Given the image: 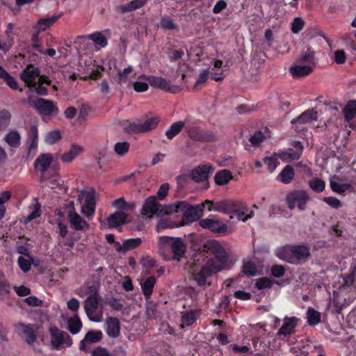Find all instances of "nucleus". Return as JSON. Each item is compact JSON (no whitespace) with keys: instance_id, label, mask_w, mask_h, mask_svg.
Wrapping results in <instances>:
<instances>
[{"instance_id":"nucleus-9","label":"nucleus","mask_w":356,"mask_h":356,"mask_svg":"<svg viewBox=\"0 0 356 356\" xmlns=\"http://www.w3.org/2000/svg\"><path fill=\"white\" fill-rule=\"evenodd\" d=\"M309 200V196L304 190L293 191L286 197V202L290 210H293L297 207L299 211H305Z\"/></svg>"},{"instance_id":"nucleus-42","label":"nucleus","mask_w":356,"mask_h":356,"mask_svg":"<svg viewBox=\"0 0 356 356\" xmlns=\"http://www.w3.org/2000/svg\"><path fill=\"white\" fill-rule=\"evenodd\" d=\"M308 186L315 193H320L325 188V182L322 179L315 177L308 181Z\"/></svg>"},{"instance_id":"nucleus-40","label":"nucleus","mask_w":356,"mask_h":356,"mask_svg":"<svg viewBox=\"0 0 356 356\" xmlns=\"http://www.w3.org/2000/svg\"><path fill=\"white\" fill-rule=\"evenodd\" d=\"M345 120L350 121L356 116V100L350 101L343 111Z\"/></svg>"},{"instance_id":"nucleus-61","label":"nucleus","mask_w":356,"mask_h":356,"mask_svg":"<svg viewBox=\"0 0 356 356\" xmlns=\"http://www.w3.org/2000/svg\"><path fill=\"white\" fill-rule=\"evenodd\" d=\"M170 186L168 183H164L160 186L157 192L156 197L160 200H163L168 195Z\"/></svg>"},{"instance_id":"nucleus-32","label":"nucleus","mask_w":356,"mask_h":356,"mask_svg":"<svg viewBox=\"0 0 356 356\" xmlns=\"http://www.w3.org/2000/svg\"><path fill=\"white\" fill-rule=\"evenodd\" d=\"M4 140L10 147L17 148L21 145V136L17 131L12 130L6 134Z\"/></svg>"},{"instance_id":"nucleus-50","label":"nucleus","mask_w":356,"mask_h":356,"mask_svg":"<svg viewBox=\"0 0 356 356\" xmlns=\"http://www.w3.org/2000/svg\"><path fill=\"white\" fill-rule=\"evenodd\" d=\"M11 115L8 110L0 111V130L5 129L10 123Z\"/></svg>"},{"instance_id":"nucleus-34","label":"nucleus","mask_w":356,"mask_h":356,"mask_svg":"<svg viewBox=\"0 0 356 356\" xmlns=\"http://www.w3.org/2000/svg\"><path fill=\"white\" fill-rule=\"evenodd\" d=\"M277 156L280 159L287 163L297 161L301 156L300 152H295L291 148H289L287 150H279Z\"/></svg>"},{"instance_id":"nucleus-27","label":"nucleus","mask_w":356,"mask_h":356,"mask_svg":"<svg viewBox=\"0 0 356 356\" xmlns=\"http://www.w3.org/2000/svg\"><path fill=\"white\" fill-rule=\"evenodd\" d=\"M313 70L312 65L298 64L291 67L289 71L294 78H299L309 74Z\"/></svg>"},{"instance_id":"nucleus-41","label":"nucleus","mask_w":356,"mask_h":356,"mask_svg":"<svg viewBox=\"0 0 356 356\" xmlns=\"http://www.w3.org/2000/svg\"><path fill=\"white\" fill-rule=\"evenodd\" d=\"M307 323L309 325L314 326L321 322V313L312 307H309L307 312Z\"/></svg>"},{"instance_id":"nucleus-1","label":"nucleus","mask_w":356,"mask_h":356,"mask_svg":"<svg viewBox=\"0 0 356 356\" xmlns=\"http://www.w3.org/2000/svg\"><path fill=\"white\" fill-rule=\"evenodd\" d=\"M206 203L213 205L212 209L222 212L224 213H236L238 219L243 221H246L254 216V212L250 211L249 214L245 215L248 211L247 205L240 201L236 200H225L220 202H217L214 204L212 202L207 200ZM210 211L211 208L209 209Z\"/></svg>"},{"instance_id":"nucleus-47","label":"nucleus","mask_w":356,"mask_h":356,"mask_svg":"<svg viewBox=\"0 0 356 356\" xmlns=\"http://www.w3.org/2000/svg\"><path fill=\"white\" fill-rule=\"evenodd\" d=\"M61 138V134L59 130L51 131L46 135L45 142L47 144L53 145L60 140Z\"/></svg>"},{"instance_id":"nucleus-58","label":"nucleus","mask_w":356,"mask_h":356,"mask_svg":"<svg viewBox=\"0 0 356 356\" xmlns=\"http://www.w3.org/2000/svg\"><path fill=\"white\" fill-rule=\"evenodd\" d=\"M323 200L333 209H339L342 207L341 201L334 197H325Z\"/></svg>"},{"instance_id":"nucleus-35","label":"nucleus","mask_w":356,"mask_h":356,"mask_svg":"<svg viewBox=\"0 0 356 356\" xmlns=\"http://www.w3.org/2000/svg\"><path fill=\"white\" fill-rule=\"evenodd\" d=\"M298 64L312 65V68L315 67V58L314 51L310 48H308L305 51H303L300 58L297 60Z\"/></svg>"},{"instance_id":"nucleus-17","label":"nucleus","mask_w":356,"mask_h":356,"mask_svg":"<svg viewBox=\"0 0 356 356\" xmlns=\"http://www.w3.org/2000/svg\"><path fill=\"white\" fill-rule=\"evenodd\" d=\"M216 273V272L211 268V264H205L199 271L193 270L192 275L193 280L196 281L200 286H204L207 283V277Z\"/></svg>"},{"instance_id":"nucleus-55","label":"nucleus","mask_w":356,"mask_h":356,"mask_svg":"<svg viewBox=\"0 0 356 356\" xmlns=\"http://www.w3.org/2000/svg\"><path fill=\"white\" fill-rule=\"evenodd\" d=\"M305 26V22L300 17H296L291 25V31L293 33H298L302 30Z\"/></svg>"},{"instance_id":"nucleus-19","label":"nucleus","mask_w":356,"mask_h":356,"mask_svg":"<svg viewBox=\"0 0 356 356\" xmlns=\"http://www.w3.org/2000/svg\"><path fill=\"white\" fill-rule=\"evenodd\" d=\"M53 161L51 154H41L34 162V168L40 173H45Z\"/></svg>"},{"instance_id":"nucleus-28","label":"nucleus","mask_w":356,"mask_h":356,"mask_svg":"<svg viewBox=\"0 0 356 356\" xmlns=\"http://www.w3.org/2000/svg\"><path fill=\"white\" fill-rule=\"evenodd\" d=\"M200 314V309H191L182 314L181 322L185 326H191L195 323Z\"/></svg>"},{"instance_id":"nucleus-6","label":"nucleus","mask_w":356,"mask_h":356,"mask_svg":"<svg viewBox=\"0 0 356 356\" xmlns=\"http://www.w3.org/2000/svg\"><path fill=\"white\" fill-rule=\"evenodd\" d=\"M310 255L309 250L305 245H293L286 247L283 250L282 258L289 263L298 264L300 261L306 260Z\"/></svg>"},{"instance_id":"nucleus-36","label":"nucleus","mask_w":356,"mask_h":356,"mask_svg":"<svg viewBox=\"0 0 356 356\" xmlns=\"http://www.w3.org/2000/svg\"><path fill=\"white\" fill-rule=\"evenodd\" d=\"M29 151L35 149L38 143V130L36 126H31L28 131Z\"/></svg>"},{"instance_id":"nucleus-24","label":"nucleus","mask_w":356,"mask_h":356,"mask_svg":"<svg viewBox=\"0 0 356 356\" xmlns=\"http://www.w3.org/2000/svg\"><path fill=\"white\" fill-rule=\"evenodd\" d=\"M95 211V191H89L85 200V203L82 207V212L87 216H92Z\"/></svg>"},{"instance_id":"nucleus-20","label":"nucleus","mask_w":356,"mask_h":356,"mask_svg":"<svg viewBox=\"0 0 356 356\" xmlns=\"http://www.w3.org/2000/svg\"><path fill=\"white\" fill-rule=\"evenodd\" d=\"M62 13H59L58 15H54L50 17L40 18L33 26V29L38 33L44 31L47 29L52 26L58 21V19L62 17Z\"/></svg>"},{"instance_id":"nucleus-51","label":"nucleus","mask_w":356,"mask_h":356,"mask_svg":"<svg viewBox=\"0 0 356 356\" xmlns=\"http://www.w3.org/2000/svg\"><path fill=\"white\" fill-rule=\"evenodd\" d=\"M242 273L248 276H254L257 274V269L255 265L250 262H245L242 267Z\"/></svg>"},{"instance_id":"nucleus-18","label":"nucleus","mask_w":356,"mask_h":356,"mask_svg":"<svg viewBox=\"0 0 356 356\" xmlns=\"http://www.w3.org/2000/svg\"><path fill=\"white\" fill-rule=\"evenodd\" d=\"M68 221L71 228L76 231H83L89 227L88 223L72 209L68 211Z\"/></svg>"},{"instance_id":"nucleus-56","label":"nucleus","mask_w":356,"mask_h":356,"mask_svg":"<svg viewBox=\"0 0 356 356\" xmlns=\"http://www.w3.org/2000/svg\"><path fill=\"white\" fill-rule=\"evenodd\" d=\"M263 161L270 172H273L279 164L277 159L275 156L265 157Z\"/></svg>"},{"instance_id":"nucleus-2","label":"nucleus","mask_w":356,"mask_h":356,"mask_svg":"<svg viewBox=\"0 0 356 356\" xmlns=\"http://www.w3.org/2000/svg\"><path fill=\"white\" fill-rule=\"evenodd\" d=\"M200 121L193 119L191 117L186 118L185 129L188 137L193 141L197 142H213L216 140V136L212 131L205 130L200 126Z\"/></svg>"},{"instance_id":"nucleus-13","label":"nucleus","mask_w":356,"mask_h":356,"mask_svg":"<svg viewBox=\"0 0 356 356\" xmlns=\"http://www.w3.org/2000/svg\"><path fill=\"white\" fill-rule=\"evenodd\" d=\"M299 318L296 316H285L283 319V324L277 332L279 339H285L295 334L296 327L298 325Z\"/></svg>"},{"instance_id":"nucleus-63","label":"nucleus","mask_w":356,"mask_h":356,"mask_svg":"<svg viewBox=\"0 0 356 356\" xmlns=\"http://www.w3.org/2000/svg\"><path fill=\"white\" fill-rule=\"evenodd\" d=\"M172 227H174L173 222L168 218L161 219L156 225L158 232H160L161 230H163V229H165L167 228H172Z\"/></svg>"},{"instance_id":"nucleus-21","label":"nucleus","mask_w":356,"mask_h":356,"mask_svg":"<svg viewBox=\"0 0 356 356\" xmlns=\"http://www.w3.org/2000/svg\"><path fill=\"white\" fill-rule=\"evenodd\" d=\"M103 334L100 330H90L88 331L83 340L81 341L79 344V349L81 350L87 351L86 344L87 343H95L101 341Z\"/></svg>"},{"instance_id":"nucleus-26","label":"nucleus","mask_w":356,"mask_h":356,"mask_svg":"<svg viewBox=\"0 0 356 356\" xmlns=\"http://www.w3.org/2000/svg\"><path fill=\"white\" fill-rule=\"evenodd\" d=\"M17 327L22 328L25 336V341L27 343L32 344L35 342L37 338V335L33 325H26L23 323H18Z\"/></svg>"},{"instance_id":"nucleus-4","label":"nucleus","mask_w":356,"mask_h":356,"mask_svg":"<svg viewBox=\"0 0 356 356\" xmlns=\"http://www.w3.org/2000/svg\"><path fill=\"white\" fill-rule=\"evenodd\" d=\"M159 242L164 248L171 250L173 259L179 261L184 256L186 246L181 238L163 236L159 238Z\"/></svg>"},{"instance_id":"nucleus-45","label":"nucleus","mask_w":356,"mask_h":356,"mask_svg":"<svg viewBox=\"0 0 356 356\" xmlns=\"http://www.w3.org/2000/svg\"><path fill=\"white\" fill-rule=\"evenodd\" d=\"M330 187L334 192L342 195H345L346 192L352 188L349 184H341L336 181H331Z\"/></svg>"},{"instance_id":"nucleus-31","label":"nucleus","mask_w":356,"mask_h":356,"mask_svg":"<svg viewBox=\"0 0 356 356\" xmlns=\"http://www.w3.org/2000/svg\"><path fill=\"white\" fill-rule=\"evenodd\" d=\"M295 172L293 168L290 165H286L278 175L280 181L285 184H290L294 179Z\"/></svg>"},{"instance_id":"nucleus-15","label":"nucleus","mask_w":356,"mask_h":356,"mask_svg":"<svg viewBox=\"0 0 356 356\" xmlns=\"http://www.w3.org/2000/svg\"><path fill=\"white\" fill-rule=\"evenodd\" d=\"M200 225L211 232L222 234L226 232L227 226L223 222L215 218H204L199 221Z\"/></svg>"},{"instance_id":"nucleus-39","label":"nucleus","mask_w":356,"mask_h":356,"mask_svg":"<svg viewBox=\"0 0 356 356\" xmlns=\"http://www.w3.org/2000/svg\"><path fill=\"white\" fill-rule=\"evenodd\" d=\"M67 327L68 330L72 334H76L80 332L82 327V322L77 314L68 319Z\"/></svg>"},{"instance_id":"nucleus-16","label":"nucleus","mask_w":356,"mask_h":356,"mask_svg":"<svg viewBox=\"0 0 356 356\" xmlns=\"http://www.w3.org/2000/svg\"><path fill=\"white\" fill-rule=\"evenodd\" d=\"M99 306V298L88 296L84 301V309L88 318L95 322L100 321V316L95 315Z\"/></svg>"},{"instance_id":"nucleus-44","label":"nucleus","mask_w":356,"mask_h":356,"mask_svg":"<svg viewBox=\"0 0 356 356\" xmlns=\"http://www.w3.org/2000/svg\"><path fill=\"white\" fill-rule=\"evenodd\" d=\"M88 37L93 42L99 45L101 47H105L108 44L107 38L101 32H95L88 35Z\"/></svg>"},{"instance_id":"nucleus-10","label":"nucleus","mask_w":356,"mask_h":356,"mask_svg":"<svg viewBox=\"0 0 356 356\" xmlns=\"http://www.w3.org/2000/svg\"><path fill=\"white\" fill-rule=\"evenodd\" d=\"M49 334L51 345L56 350H60L63 345L70 347L72 344V337L67 332L58 329L56 326L50 327Z\"/></svg>"},{"instance_id":"nucleus-29","label":"nucleus","mask_w":356,"mask_h":356,"mask_svg":"<svg viewBox=\"0 0 356 356\" xmlns=\"http://www.w3.org/2000/svg\"><path fill=\"white\" fill-rule=\"evenodd\" d=\"M186 127V120L178 121L172 124L170 128L165 131V135L168 140H172L175 136L181 133Z\"/></svg>"},{"instance_id":"nucleus-23","label":"nucleus","mask_w":356,"mask_h":356,"mask_svg":"<svg viewBox=\"0 0 356 356\" xmlns=\"http://www.w3.org/2000/svg\"><path fill=\"white\" fill-rule=\"evenodd\" d=\"M106 334L111 338H116L119 336L120 332V323L118 318L115 317H108L106 319Z\"/></svg>"},{"instance_id":"nucleus-48","label":"nucleus","mask_w":356,"mask_h":356,"mask_svg":"<svg viewBox=\"0 0 356 356\" xmlns=\"http://www.w3.org/2000/svg\"><path fill=\"white\" fill-rule=\"evenodd\" d=\"M124 130L129 134L143 133L140 123L128 122L127 124L124 125Z\"/></svg>"},{"instance_id":"nucleus-7","label":"nucleus","mask_w":356,"mask_h":356,"mask_svg":"<svg viewBox=\"0 0 356 356\" xmlns=\"http://www.w3.org/2000/svg\"><path fill=\"white\" fill-rule=\"evenodd\" d=\"M138 79H143L147 81L152 87L159 88L165 92L175 94L180 90L179 86L172 85L169 79L162 76L142 74L138 76Z\"/></svg>"},{"instance_id":"nucleus-3","label":"nucleus","mask_w":356,"mask_h":356,"mask_svg":"<svg viewBox=\"0 0 356 356\" xmlns=\"http://www.w3.org/2000/svg\"><path fill=\"white\" fill-rule=\"evenodd\" d=\"M207 248L213 255L206 264H211V268L216 273L225 268L228 260V254L224 248L216 241L207 243Z\"/></svg>"},{"instance_id":"nucleus-22","label":"nucleus","mask_w":356,"mask_h":356,"mask_svg":"<svg viewBox=\"0 0 356 356\" xmlns=\"http://www.w3.org/2000/svg\"><path fill=\"white\" fill-rule=\"evenodd\" d=\"M142 243L140 238H129L124 241L122 245L120 242H116L115 250L120 253H125L129 250H132Z\"/></svg>"},{"instance_id":"nucleus-38","label":"nucleus","mask_w":356,"mask_h":356,"mask_svg":"<svg viewBox=\"0 0 356 356\" xmlns=\"http://www.w3.org/2000/svg\"><path fill=\"white\" fill-rule=\"evenodd\" d=\"M82 152L83 148L81 146L72 145L70 150L61 156V160L66 163L71 162Z\"/></svg>"},{"instance_id":"nucleus-37","label":"nucleus","mask_w":356,"mask_h":356,"mask_svg":"<svg viewBox=\"0 0 356 356\" xmlns=\"http://www.w3.org/2000/svg\"><path fill=\"white\" fill-rule=\"evenodd\" d=\"M126 215L122 211L111 214L107 219L109 227H116L125 222Z\"/></svg>"},{"instance_id":"nucleus-59","label":"nucleus","mask_w":356,"mask_h":356,"mask_svg":"<svg viewBox=\"0 0 356 356\" xmlns=\"http://www.w3.org/2000/svg\"><path fill=\"white\" fill-rule=\"evenodd\" d=\"M10 289L11 286L7 281L0 280V299H3L6 295L9 294Z\"/></svg>"},{"instance_id":"nucleus-60","label":"nucleus","mask_w":356,"mask_h":356,"mask_svg":"<svg viewBox=\"0 0 356 356\" xmlns=\"http://www.w3.org/2000/svg\"><path fill=\"white\" fill-rule=\"evenodd\" d=\"M285 268L283 266L275 264L271 268V273L273 277L280 278L284 276L285 273Z\"/></svg>"},{"instance_id":"nucleus-8","label":"nucleus","mask_w":356,"mask_h":356,"mask_svg":"<svg viewBox=\"0 0 356 356\" xmlns=\"http://www.w3.org/2000/svg\"><path fill=\"white\" fill-rule=\"evenodd\" d=\"M140 213L142 216L151 219L155 215L161 216L167 211L165 207L157 202L156 197L152 195L145 200Z\"/></svg>"},{"instance_id":"nucleus-53","label":"nucleus","mask_w":356,"mask_h":356,"mask_svg":"<svg viewBox=\"0 0 356 356\" xmlns=\"http://www.w3.org/2000/svg\"><path fill=\"white\" fill-rule=\"evenodd\" d=\"M255 286L259 290L268 289L272 286V282L268 277H261L257 280Z\"/></svg>"},{"instance_id":"nucleus-49","label":"nucleus","mask_w":356,"mask_h":356,"mask_svg":"<svg viewBox=\"0 0 356 356\" xmlns=\"http://www.w3.org/2000/svg\"><path fill=\"white\" fill-rule=\"evenodd\" d=\"M129 147L128 142H118L115 144L114 151L118 155L123 156L128 152Z\"/></svg>"},{"instance_id":"nucleus-12","label":"nucleus","mask_w":356,"mask_h":356,"mask_svg":"<svg viewBox=\"0 0 356 356\" xmlns=\"http://www.w3.org/2000/svg\"><path fill=\"white\" fill-rule=\"evenodd\" d=\"M40 70L33 64H29L19 74L20 79L29 88L35 86L37 79L40 76Z\"/></svg>"},{"instance_id":"nucleus-57","label":"nucleus","mask_w":356,"mask_h":356,"mask_svg":"<svg viewBox=\"0 0 356 356\" xmlns=\"http://www.w3.org/2000/svg\"><path fill=\"white\" fill-rule=\"evenodd\" d=\"M161 26L162 29L167 30H175L177 26L175 24L172 19L170 17H163L161 20Z\"/></svg>"},{"instance_id":"nucleus-52","label":"nucleus","mask_w":356,"mask_h":356,"mask_svg":"<svg viewBox=\"0 0 356 356\" xmlns=\"http://www.w3.org/2000/svg\"><path fill=\"white\" fill-rule=\"evenodd\" d=\"M106 304L110 306L115 311H120L123 308V304L120 300L114 297L107 298Z\"/></svg>"},{"instance_id":"nucleus-5","label":"nucleus","mask_w":356,"mask_h":356,"mask_svg":"<svg viewBox=\"0 0 356 356\" xmlns=\"http://www.w3.org/2000/svg\"><path fill=\"white\" fill-rule=\"evenodd\" d=\"M175 211L184 212L181 220L183 225H186L197 220L202 216L203 209L200 205L190 206L181 201L177 204Z\"/></svg>"},{"instance_id":"nucleus-11","label":"nucleus","mask_w":356,"mask_h":356,"mask_svg":"<svg viewBox=\"0 0 356 356\" xmlns=\"http://www.w3.org/2000/svg\"><path fill=\"white\" fill-rule=\"evenodd\" d=\"M31 105L42 115L49 116L58 113L56 104L49 99L38 98L31 103Z\"/></svg>"},{"instance_id":"nucleus-46","label":"nucleus","mask_w":356,"mask_h":356,"mask_svg":"<svg viewBox=\"0 0 356 356\" xmlns=\"http://www.w3.org/2000/svg\"><path fill=\"white\" fill-rule=\"evenodd\" d=\"M33 263V257L31 255V258H25L19 256L17 259V264L19 268L24 272L27 273L30 270L32 264Z\"/></svg>"},{"instance_id":"nucleus-64","label":"nucleus","mask_w":356,"mask_h":356,"mask_svg":"<svg viewBox=\"0 0 356 356\" xmlns=\"http://www.w3.org/2000/svg\"><path fill=\"white\" fill-rule=\"evenodd\" d=\"M91 111V107L87 104H83L81 106L79 113V119L82 120H86L89 115L90 111Z\"/></svg>"},{"instance_id":"nucleus-62","label":"nucleus","mask_w":356,"mask_h":356,"mask_svg":"<svg viewBox=\"0 0 356 356\" xmlns=\"http://www.w3.org/2000/svg\"><path fill=\"white\" fill-rule=\"evenodd\" d=\"M132 67L129 66L125 67L122 71H119L118 73V82L119 83H125L127 81L128 74L131 72Z\"/></svg>"},{"instance_id":"nucleus-43","label":"nucleus","mask_w":356,"mask_h":356,"mask_svg":"<svg viewBox=\"0 0 356 356\" xmlns=\"http://www.w3.org/2000/svg\"><path fill=\"white\" fill-rule=\"evenodd\" d=\"M160 121L159 118L152 117L147 119L144 122L140 123L142 132H147L154 129Z\"/></svg>"},{"instance_id":"nucleus-14","label":"nucleus","mask_w":356,"mask_h":356,"mask_svg":"<svg viewBox=\"0 0 356 356\" xmlns=\"http://www.w3.org/2000/svg\"><path fill=\"white\" fill-rule=\"evenodd\" d=\"M213 170L214 168L211 164L200 165L191 170V178L198 183L207 181Z\"/></svg>"},{"instance_id":"nucleus-33","label":"nucleus","mask_w":356,"mask_h":356,"mask_svg":"<svg viewBox=\"0 0 356 356\" xmlns=\"http://www.w3.org/2000/svg\"><path fill=\"white\" fill-rule=\"evenodd\" d=\"M155 284L156 277L154 276L148 277L143 283L140 284L143 293L146 299L150 298Z\"/></svg>"},{"instance_id":"nucleus-54","label":"nucleus","mask_w":356,"mask_h":356,"mask_svg":"<svg viewBox=\"0 0 356 356\" xmlns=\"http://www.w3.org/2000/svg\"><path fill=\"white\" fill-rule=\"evenodd\" d=\"M264 139V134L261 131H257L250 137L249 140L254 147H259Z\"/></svg>"},{"instance_id":"nucleus-25","label":"nucleus","mask_w":356,"mask_h":356,"mask_svg":"<svg viewBox=\"0 0 356 356\" xmlns=\"http://www.w3.org/2000/svg\"><path fill=\"white\" fill-rule=\"evenodd\" d=\"M318 114L314 109L307 110L300 115L297 118L292 120L291 124L299 123L300 124L309 122L312 120H316Z\"/></svg>"},{"instance_id":"nucleus-30","label":"nucleus","mask_w":356,"mask_h":356,"mask_svg":"<svg viewBox=\"0 0 356 356\" xmlns=\"http://www.w3.org/2000/svg\"><path fill=\"white\" fill-rule=\"evenodd\" d=\"M233 179L232 172L229 170L223 169L218 171L215 176V183L219 186L228 184Z\"/></svg>"}]
</instances>
